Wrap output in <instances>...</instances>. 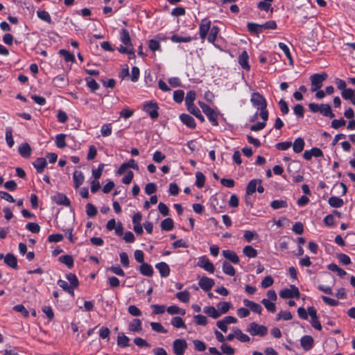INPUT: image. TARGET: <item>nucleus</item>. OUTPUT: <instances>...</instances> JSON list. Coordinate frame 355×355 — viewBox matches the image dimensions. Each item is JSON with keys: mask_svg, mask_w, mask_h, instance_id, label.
I'll return each instance as SVG.
<instances>
[{"mask_svg": "<svg viewBox=\"0 0 355 355\" xmlns=\"http://www.w3.org/2000/svg\"><path fill=\"white\" fill-rule=\"evenodd\" d=\"M177 298L182 302L187 303L189 301L190 294L187 291L179 292L176 294Z\"/></svg>", "mask_w": 355, "mask_h": 355, "instance_id": "4d7b16f0", "label": "nucleus"}, {"mask_svg": "<svg viewBox=\"0 0 355 355\" xmlns=\"http://www.w3.org/2000/svg\"><path fill=\"white\" fill-rule=\"evenodd\" d=\"M173 220L171 218L163 220L161 223V228L164 231H170L173 228Z\"/></svg>", "mask_w": 355, "mask_h": 355, "instance_id": "e433bc0d", "label": "nucleus"}, {"mask_svg": "<svg viewBox=\"0 0 355 355\" xmlns=\"http://www.w3.org/2000/svg\"><path fill=\"white\" fill-rule=\"evenodd\" d=\"M37 15L41 20L45 21L48 24H51V22H52L51 17L47 11L37 10Z\"/></svg>", "mask_w": 355, "mask_h": 355, "instance_id": "37998d69", "label": "nucleus"}, {"mask_svg": "<svg viewBox=\"0 0 355 355\" xmlns=\"http://www.w3.org/2000/svg\"><path fill=\"white\" fill-rule=\"evenodd\" d=\"M197 265L210 273H213L214 272V264L206 257H200Z\"/></svg>", "mask_w": 355, "mask_h": 355, "instance_id": "9d476101", "label": "nucleus"}, {"mask_svg": "<svg viewBox=\"0 0 355 355\" xmlns=\"http://www.w3.org/2000/svg\"><path fill=\"white\" fill-rule=\"evenodd\" d=\"M232 306V304L229 302H220L217 304V309L219 311V313L222 314L226 313L230 307Z\"/></svg>", "mask_w": 355, "mask_h": 355, "instance_id": "79ce46f5", "label": "nucleus"}, {"mask_svg": "<svg viewBox=\"0 0 355 355\" xmlns=\"http://www.w3.org/2000/svg\"><path fill=\"white\" fill-rule=\"evenodd\" d=\"M250 102L252 107L259 111V116L262 120L268 121V111L267 110V101L259 92H252L250 95Z\"/></svg>", "mask_w": 355, "mask_h": 355, "instance_id": "f257e3e1", "label": "nucleus"}, {"mask_svg": "<svg viewBox=\"0 0 355 355\" xmlns=\"http://www.w3.org/2000/svg\"><path fill=\"white\" fill-rule=\"evenodd\" d=\"M196 99V92L194 91H189L187 92L186 98H185V104L187 107H190L191 106H194L193 102Z\"/></svg>", "mask_w": 355, "mask_h": 355, "instance_id": "c9c22d12", "label": "nucleus"}, {"mask_svg": "<svg viewBox=\"0 0 355 355\" xmlns=\"http://www.w3.org/2000/svg\"><path fill=\"white\" fill-rule=\"evenodd\" d=\"M320 113L324 116L329 118H334L335 114L332 112L331 106L329 104H322L321 110Z\"/></svg>", "mask_w": 355, "mask_h": 355, "instance_id": "f704fd0d", "label": "nucleus"}, {"mask_svg": "<svg viewBox=\"0 0 355 355\" xmlns=\"http://www.w3.org/2000/svg\"><path fill=\"white\" fill-rule=\"evenodd\" d=\"M53 201L58 205H62L65 206L70 205V200L69 198L62 193H58L53 198Z\"/></svg>", "mask_w": 355, "mask_h": 355, "instance_id": "aec40b11", "label": "nucleus"}, {"mask_svg": "<svg viewBox=\"0 0 355 355\" xmlns=\"http://www.w3.org/2000/svg\"><path fill=\"white\" fill-rule=\"evenodd\" d=\"M209 34L207 37V40L210 43H214L216 39V37L219 32V28L217 26H213L211 28H210Z\"/></svg>", "mask_w": 355, "mask_h": 355, "instance_id": "de8ad7c7", "label": "nucleus"}, {"mask_svg": "<svg viewBox=\"0 0 355 355\" xmlns=\"http://www.w3.org/2000/svg\"><path fill=\"white\" fill-rule=\"evenodd\" d=\"M184 96V92L182 90H176L173 92V100L178 103L182 102Z\"/></svg>", "mask_w": 355, "mask_h": 355, "instance_id": "338daca9", "label": "nucleus"}, {"mask_svg": "<svg viewBox=\"0 0 355 355\" xmlns=\"http://www.w3.org/2000/svg\"><path fill=\"white\" fill-rule=\"evenodd\" d=\"M278 46H279V49L285 53L286 58L288 59L290 65L293 66V60L292 55H291V53L290 52V50H289V48L288 47V46L283 42H279L278 44Z\"/></svg>", "mask_w": 355, "mask_h": 355, "instance_id": "2f4dec72", "label": "nucleus"}, {"mask_svg": "<svg viewBox=\"0 0 355 355\" xmlns=\"http://www.w3.org/2000/svg\"><path fill=\"white\" fill-rule=\"evenodd\" d=\"M150 324L152 329L156 332L163 334H166L167 332V330L164 329L162 324L159 322H152Z\"/></svg>", "mask_w": 355, "mask_h": 355, "instance_id": "bf43d9fd", "label": "nucleus"}, {"mask_svg": "<svg viewBox=\"0 0 355 355\" xmlns=\"http://www.w3.org/2000/svg\"><path fill=\"white\" fill-rule=\"evenodd\" d=\"M59 53L64 57L66 62H75L74 55L68 51H67L65 49H60L59 51Z\"/></svg>", "mask_w": 355, "mask_h": 355, "instance_id": "09e8293b", "label": "nucleus"}, {"mask_svg": "<svg viewBox=\"0 0 355 355\" xmlns=\"http://www.w3.org/2000/svg\"><path fill=\"white\" fill-rule=\"evenodd\" d=\"M188 111L194 115L197 119H198L201 122L205 121V118L203 115L201 114L200 110L196 106H191L187 108Z\"/></svg>", "mask_w": 355, "mask_h": 355, "instance_id": "58836bf2", "label": "nucleus"}, {"mask_svg": "<svg viewBox=\"0 0 355 355\" xmlns=\"http://www.w3.org/2000/svg\"><path fill=\"white\" fill-rule=\"evenodd\" d=\"M130 338L126 336L123 333L121 332L117 336V344L121 347H126L129 346Z\"/></svg>", "mask_w": 355, "mask_h": 355, "instance_id": "c85d7f7f", "label": "nucleus"}, {"mask_svg": "<svg viewBox=\"0 0 355 355\" xmlns=\"http://www.w3.org/2000/svg\"><path fill=\"white\" fill-rule=\"evenodd\" d=\"M300 344L305 351H309L313 348L314 340L312 336L306 335L301 338Z\"/></svg>", "mask_w": 355, "mask_h": 355, "instance_id": "f8f14e48", "label": "nucleus"}, {"mask_svg": "<svg viewBox=\"0 0 355 355\" xmlns=\"http://www.w3.org/2000/svg\"><path fill=\"white\" fill-rule=\"evenodd\" d=\"M196 185L198 188H202L205 185V175L201 172H197L196 173Z\"/></svg>", "mask_w": 355, "mask_h": 355, "instance_id": "13d9d810", "label": "nucleus"}, {"mask_svg": "<svg viewBox=\"0 0 355 355\" xmlns=\"http://www.w3.org/2000/svg\"><path fill=\"white\" fill-rule=\"evenodd\" d=\"M211 27V21L207 19L201 21L199 27L200 37L202 40H205Z\"/></svg>", "mask_w": 355, "mask_h": 355, "instance_id": "9b49d317", "label": "nucleus"}, {"mask_svg": "<svg viewBox=\"0 0 355 355\" xmlns=\"http://www.w3.org/2000/svg\"><path fill=\"white\" fill-rule=\"evenodd\" d=\"M187 348V343L185 340L176 339L173 341V349L176 355H183Z\"/></svg>", "mask_w": 355, "mask_h": 355, "instance_id": "6e6552de", "label": "nucleus"}, {"mask_svg": "<svg viewBox=\"0 0 355 355\" xmlns=\"http://www.w3.org/2000/svg\"><path fill=\"white\" fill-rule=\"evenodd\" d=\"M300 295L299 289L294 285H291L290 288H284L279 292V296L283 299L298 298Z\"/></svg>", "mask_w": 355, "mask_h": 355, "instance_id": "0eeeda50", "label": "nucleus"}, {"mask_svg": "<svg viewBox=\"0 0 355 355\" xmlns=\"http://www.w3.org/2000/svg\"><path fill=\"white\" fill-rule=\"evenodd\" d=\"M18 151L21 157L29 158L31 155L32 148L28 143L24 142L19 146Z\"/></svg>", "mask_w": 355, "mask_h": 355, "instance_id": "4468645a", "label": "nucleus"}, {"mask_svg": "<svg viewBox=\"0 0 355 355\" xmlns=\"http://www.w3.org/2000/svg\"><path fill=\"white\" fill-rule=\"evenodd\" d=\"M34 167L35 168L37 172L38 173H42L45 167L47 165V162L46 161V159L44 157H39L35 159V161L33 163Z\"/></svg>", "mask_w": 355, "mask_h": 355, "instance_id": "f3484780", "label": "nucleus"}, {"mask_svg": "<svg viewBox=\"0 0 355 355\" xmlns=\"http://www.w3.org/2000/svg\"><path fill=\"white\" fill-rule=\"evenodd\" d=\"M342 96L346 100H349L353 105H355V93L352 89H345L342 91Z\"/></svg>", "mask_w": 355, "mask_h": 355, "instance_id": "cd10ccee", "label": "nucleus"}, {"mask_svg": "<svg viewBox=\"0 0 355 355\" xmlns=\"http://www.w3.org/2000/svg\"><path fill=\"white\" fill-rule=\"evenodd\" d=\"M4 263L12 268H17V259L16 257L10 253H8L4 257Z\"/></svg>", "mask_w": 355, "mask_h": 355, "instance_id": "a211bd4d", "label": "nucleus"}, {"mask_svg": "<svg viewBox=\"0 0 355 355\" xmlns=\"http://www.w3.org/2000/svg\"><path fill=\"white\" fill-rule=\"evenodd\" d=\"M308 313L311 317L310 322H311L312 327L317 330H319V331L321 330L322 326L318 320V318L317 315V311H316L315 309L313 306L309 307Z\"/></svg>", "mask_w": 355, "mask_h": 355, "instance_id": "1a4fd4ad", "label": "nucleus"}, {"mask_svg": "<svg viewBox=\"0 0 355 355\" xmlns=\"http://www.w3.org/2000/svg\"><path fill=\"white\" fill-rule=\"evenodd\" d=\"M180 121L187 126L191 128L196 127V122L194 119L187 114H182L180 116Z\"/></svg>", "mask_w": 355, "mask_h": 355, "instance_id": "2eb2a0df", "label": "nucleus"}, {"mask_svg": "<svg viewBox=\"0 0 355 355\" xmlns=\"http://www.w3.org/2000/svg\"><path fill=\"white\" fill-rule=\"evenodd\" d=\"M6 140L9 147H12L14 145V139L12 137V132L11 128H7L6 131Z\"/></svg>", "mask_w": 355, "mask_h": 355, "instance_id": "680f3d73", "label": "nucleus"}, {"mask_svg": "<svg viewBox=\"0 0 355 355\" xmlns=\"http://www.w3.org/2000/svg\"><path fill=\"white\" fill-rule=\"evenodd\" d=\"M270 207L273 209H279L281 208H286L288 207V203L284 200H275L270 202Z\"/></svg>", "mask_w": 355, "mask_h": 355, "instance_id": "a19ab883", "label": "nucleus"}, {"mask_svg": "<svg viewBox=\"0 0 355 355\" xmlns=\"http://www.w3.org/2000/svg\"><path fill=\"white\" fill-rule=\"evenodd\" d=\"M203 312L214 319L218 318L221 315V313H219V311L212 306H205Z\"/></svg>", "mask_w": 355, "mask_h": 355, "instance_id": "6ab92c4d", "label": "nucleus"}, {"mask_svg": "<svg viewBox=\"0 0 355 355\" xmlns=\"http://www.w3.org/2000/svg\"><path fill=\"white\" fill-rule=\"evenodd\" d=\"M66 278L69 282L70 285L72 286L73 289L76 288L78 286L79 281L76 275L73 273H69L66 275Z\"/></svg>", "mask_w": 355, "mask_h": 355, "instance_id": "a18cd8bd", "label": "nucleus"}, {"mask_svg": "<svg viewBox=\"0 0 355 355\" xmlns=\"http://www.w3.org/2000/svg\"><path fill=\"white\" fill-rule=\"evenodd\" d=\"M248 331L252 336H264L268 333V329L264 325H259L255 322H252L248 328Z\"/></svg>", "mask_w": 355, "mask_h": 355, "instance_id": "423d86ee", "label": "nucleus"}, {"mask_svg": "<svg viewBox=\"0 0 355 355\" xmlns=\"http://www.w3.org/2000/svg\"><path fill=\"white\" fill-rule=\"evenodd\" d=\"M261 303L269 312L275 313L276 311V306L274 302L264 298L261 300Z\"/></svg>", "mask_w": 355, "mask_h": 355, "instance_id": "49530a36", "label": "nucleus"}, {"mask_svg": "<svg viewBox=\"0 0 355 355\" xmlns=\"http://www.w3.org/2000/svg\"><path fill=\"white\" fill-rule=\"evenodd\" d=\"M158 108V105L155 101L146 103L143 106V110L148 113L153 120L157 119L159 116Z\"/></svg>", "mask_w": 355, "mask_h": 355, "instance_id": "39448f33", "label": "nucleus"}, {"mask_svg": "<svg viewBox=\"0 0 355 355\" xmlns=\"http://www.w3.org/2000/svg\"><path fill=\"white\" fill-rule=\"evenodd\" d=\"M194 322L198 325L205 326L207 324V318L202 315H196L193 317Z\"/></svg>", "mask_w": 355, "mask_h": 355, "instance_id": "e2e57ef3", "label": "nucleus"}, {"mask_svg": "<svg viewBox=\"0 0 355 355\" xmlns=\"http://www.w3.org/2000/svg\"><path fill=\"white\" fill-rule=\"evenodd\" d=\"M245 306L248 307L252 311L260 314L262 311V307L260 304L245 300Z\"/></svg>", "mask_w": 355, "mask_h": 355, "instance_id": "7c9ffc66", "label": "nucleus"}, {"mask_svg": "<svg viewBox=\"0 0 355 355\" xmlns=\"http://www.w3.org/2000/svg\"><path fill=\"white\" fill-rule=\"evenodd\" d=\"M86 212L88 216L94 217L97 214V209L91 203L86 205Z\"/></svg>", "mask_w": 355, "mask_h": 355, "instance_id": "774afa93", "label": "nucleus"}, {"mask_svg": "<svg viewBox=\"0 0 355 355\" xmlns=\"http://www.w3.org/2000/svg\"><path fill=\"white\" fill-rule=\"evenodd\" d=\"M167 312L169 314L173 315V314H180L182 315L185 314V311L183 309H181L176 305H172L167 308L166 309Z\"/></svg>", "mask_w": 355, "mask_h": 355, "instance_id": "603ef678", "label": "nucleus"}, {"mask_svg": "<svg viewBox=\"0 0 355 355\" xmlns=\"http://www.w3.org/2000/svg\"><path fill=\"white\" fill-rule=\"evenodd\" d=\"M327 268L332 272H336L337 275L340 277H343L347 274V272L343 269L338 267L336 263H334L329 264L327 266Z\"/></svg>", "mask_w": 355, "mask_h": 355, "instance_id": "473e14b6", "label": "nucleus"}, {"mask_svg": "<svg viewBox=\"0 0 355 355\" xmlns=\"http://www.w3.org/2000/svg\"><path fill=\"white\" fill-rule=\"evenodd\" d=\"M65 138L66 135L64 134H58L56 135L55 142L58 148H63L66 146Z\"/></svg>", "mask_w": 355, "mask_h": 355, "instance_id": "c03bdc74", "label": "nucleus"}, {"mask_svg": "<svg viewBox=\"0 0 355 355\" xmlns=\"http://www.w3.org/2000/svg\"><path fill=\"white\" fill-rule=\"evenodd\" d=\"M155 268L159 270L162 277H166L170 274V268L168 265L165 262H160L155 265Z\"/></svg>", "mask_w": 355, "mask_h": 355, "instance_id": "dca6fc26", "label": "nucleus"}, {"mask_svg": "<svg viewBox=\"0 0 355 355\" xmlns=\"http://www.w3.org/2000/svg\"><path fill=\"white\" fill-rule=\"evenodd\" d=\"M198 104L203 111V112L206 114L207 116L209 121L213 125L217 126L218 125L217 117L218 114L216 112L212 109L210 106L205 104L203 102L199 101Z\"/></svg>", "mask_w": 355, "mask_h": 355, "instance_id": "7ed1b4c3", "label": "nucleus"}, {"mask_svg": "<svg viewBox=\"0 0 355 355\" xmlns=\"http://www.w3.org/2000/svg\"><path fill=\"white\" fill-rule=\"evenodd\" d=\"M305 142L302 137H298L295 139L293 144V150L296 153H301L304 148Z\"/></svg>", "mask_w": 355, "mask_h": 355, "instance_id": "5701e85b", "label": "nucleus"}, {"mask_svg": "<svg viewBox=\"0 0 355 355\" xmlns=\"http://www.w3.org/2000/svg\"><path fill=\"white\" fill-rule=\"evenodd\" d=\"M84 175L80 171H75L73 174L74 187L78 189L84 182Z\"/></svg>", "mask_w": 355, "mask_h": 355, "instance_id": "412c9836", "label": "nucleus"}, {"mask_svg": "<svg viewBox=\"0 0 355 355\" xmlns=\"http://www.w3.org/2000/svg\"><path fill=\"white\" fill-rule=\"evenodd\" d=\"M257 256V251L251 245H245V257L254 258Z\"/></svg>", "mask_w": 355, "mask_h": 355, "instance_id": "69168bd1", "label": "nucleus"}, {"mask_svg": "<svg viewBox=\"0 0 355 355\" xmlns=\"http://www.w3.org/2000/svg\"><path fill=\"white\" fill-rule=\"evenodd\" d=\"M128 329L130 331L140 332L142 329L141 320L134 319L132 322H130Z\"/></svg>", "mask_w": 355, "mask_h": 355, "instance_id": "a878e982", "label": "nucleus"}, {"mask_svg": "<svg viewBox=\"0 0 355 355\" xmlns=\"http://www.w3.org/2000/svg\"><path fill=\"white\" fill-rule=\"evenodd\" d=\"M139 272L145 276L147 277H151L153 275V267L147 263H142L141 265L139 266Z\"/></svg>", "mask_w": 355, "mask_h": 355, "instance_id": "4be33fe9", "label": "nucleus"}, {"mask_svg": "<svg viewBox=\"0 0 355 355\" xmlns=\"http://www.w3.org/2000/svg\"><path fill=\"white\" fill-rule=\"evenodd\" d=\"M171 41L175 43H180V42H189L191 41V37L190 36H185L182 37L179 36L178 35H173L171 38Z\"/></svg>", "mask_w": 355, "mask_h": 355, "instance_id": "864d4df0", "label": "nucleus"}, {"mask_svg": "<svg viewBox=\"0 0 355 355\" xmlns=\"http://www.w3.org/2000/svg\"><path fill=\"white\" fill-rule=\"evenodd\" d=\"M118 50L120 53H124V54H128V55H134L135 51L132 46L129 45H125L124 46H120L118 48Z\"/></svg>", "mask_w": 355, "mask_h": 355, "instance_id": "052dcab7", "label": "nucleus"}, {"mask_svg": "<svg viewBox=\"0 0 355 355\" xmlns=\"http://www.w3.org/2000/svg\"><path fill=\"white\" fill-rule=\"evenodd\" d=\"M120 39L124 45L132 46L129 32L126 29L123 28L121 30Z\"/></svg>", "mask_w": 355, "mask_h": 355, "instance_id": "bb28decb", "label": "nucleus"}, {"mask_svg": "<svg viewBox=\"0 0 355 355\" xmlns=\"http://www.w3.org/2000/svg\"><path fill=\"white\" fill-rule=\"evenodd\" d=\"M57 283L58 285L60 287H61L64 291L69 293L71 296H74V289L70 284H68V283L66 281L59 279Z\"/></svg>", "mask_w": 355, "mask_h": 355, "instance_id": "c756f323", "label": "nucleus"}, {"mask_svg": "<svg viewBox=\"0 0 355 355\" xmlns=\"http://www.w3.org/2000/svg\"><path fill=\"white\" fill-rule=\"evenodd\" d=\"M200 287L205 291H209L214 285V281L207 277H203L199 280Z\"/></svg>", "mask_w": 355, "mask_h": 355, "instance_id": "ddd939ff", "label": "nucleus"}, {"mask_svg": "<svg viewBox=\"0 0 355 355\" xmlns=\"http://www.w3.org/2000/svg\"><path fill=\"white\" fill-rule=\"evenodd\" d=\"M223 271L224 273L230 276H234L235 274L234 268L230 263L227 261H225L223 263Z\"/></svg>", "mask_w": 355, "mask_h": 355, "instance_id": "8fccbe9b", "label": "nucleus"}, {"mask_svg": "<svg viewBox=\"0 0 355 355\" xmlns=\"http://www.w3.org/2000/svg\"><path fill=\"white\" fill-rule=\"evenodd\" d=\"M281 319H283L284 320H290L292 319V314L290 311H280L277 315L276 320H279Z\"/></svg>", "mask_w": 355, "mask_h": 355, "instance_id": "0e129e2a", "label": "nucleus"}, {"mask_svg": "<svg viewBox=\"0 0 355 355\" xmlns=\"http://www.w3.org/2000/svg\"><path fill=\"white\" fill-rule=\"evenodd\" d=\"M171 324L175 328H182V329L187 328V325L185 324L182 318L180 317H178V316L173 317L171 319Z\"/></svg>", "mask_w": 355, "mask_h": 355, "instance_id": "4c0bfd02", "label": "nucleus"}, {"mask_svg": "<svg viewBox=\"0 0 355 355\" xmlns=\"http://www.w3.org/2000/svg\"><path fill=\"white\" fill-rule=\"evenodd\" d=\"M328 76L326 73H314L311 76V91L316 92L322 87L323 82L327 78Z\"/></svg>", "mask_w": 355, "mask_h": 355, "instance_id": "f03ea898", "label": "nucleus"}, {"mask_svg": "<svg viewBox=\"0 0 355 355\" xmlns=\"http://www.w3.org/2000/svg\"><path fill=\"white\" fill-rule=\"evenodd\" d=\"M112 128L111 123H106L101 126V133L103 137H108L112 134Z\"/></svg>", "mask_w": 355, "mask_h": 355, "instance_id": "5fc2aeb1", "label": "nucleus"}, {"mask_svg": "<svg viewBox=\"0 0 355 355\" xmlns=\"http://www.w3.org/2000/svg\"><path fill=\"white\" fill-rule=\"evenodd\" d=\"M59 261L62 263L65 264L69 268H71L73 266V259L71 255H63L59 257Z\"/></svg>", "mask_w": 355, "mask_h": 355, "instance_id": "72a5a7b5", "label": "nucleus"}, {"mask_svg": "<svg viewBox=\"0 0 355 355\" xmlns=\"http://www.w3.org/2000/svg\"><path fill=\"white\" fill-rule=\"evenodd\" d=\"M329 204L332 207H340L343 205V199L336 196H331L329 198Z\"/></svg>", "mask_w": 355, "mask_h": 355, "instance_id": "ea45409f", "label": "nucleus"}, {"mask_svg": "<svg viewBox=\"0 0 355 355\" xmlns=\"http://www.w3.org/2000/svg\"><path fill=\"white\" fill-rule=\"evenodd\" d=\"M261 28V32L263 30H275L277 28V24L275 21L270 20L262 24H260Z\"/></svg>", "mask_w": 355, "mask_h": 355, "instance_id": "6e6d98bb", "label": "nucleus"}, {"mask_svg": "<svg viewBox=\"0 0 355 355\" xmlns=\"http://www.w3.org/2000/svg\"><path fill=\"white\" fill-rule=\"evenodd\" d=\"M247 28L248 31L252 35H258L262 33L260 24L257 23L248 22L247 24Z\"/></svg>", "mask_w": 355, "mask_h": 355, "instance_id": "393cba45", "label": "nucleus"}, {"mask_svg": "<svg viewBox=\"0 0 355 355\" xmlns=\"http://www.w3.org/2000/svg\"><path fill=\"white\" fill-rule=\"evenodd\" d=\"M85 81L87 83V87L90 89L92 92H95L99 88V85L96 83V81L90 78L87 77L85 78Z\"/></svg>", "mask_w": 355, "mask_h": 355, "instance_id": "3c124183", "label": "nucleus"}, {"mask_svg": "<svg viewBox=\"0 0 355 355\" xmlns=\"http://www.w3.org/2000/svg\"><path fill=\"white\" fill-rule=\"evenodd\" d=\"M261 182L262 181L259 179H253L250 180L245 189L246 194L252 195L256 191L259 193H263L264 188L262 186Z\"/></svg>", "mask_w": 355, "mask_h": 355, "instance_id": "20e7f679", "label": "nucleus"}, {"mask_svg": "<svg viewBox=\"0 0 355 355\" xmlns=\"http://www.w3.org/2000/svg\"><path fill=\"white\" fill-rule=\"evenodd\" d=\"M223 256L233 263H238L239 261V258L237 254L232 250H223Z\"/></svg>", "mask_w": 355, "mask_h": 355, "instance_id": "b1692460", "label": "nucleus"}]
</instances>
